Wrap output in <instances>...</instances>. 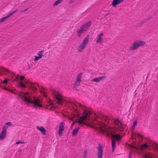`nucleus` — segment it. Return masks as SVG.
Segmentation results:
<instances>
[{
    "instance_id": "nucleus-21",
    "label": "nucleus",
    "mask_w": 158,
    "mask_h": 158,
    "mask_svg": "<svg viewBox=\"0 0 158 158\" xmlns=\"http://www.w3.org/2000/svg\"><path fill=\"white\" fill-rule=\"evenodd\" d=\"M143 156L145 158H153V155L151 153L145 154Z\"/></svg>"
},
{
    "instance_id": "nucleus-38",
    "label": "nucleus",
    "mask_w": 158,
    "mask_h": 158,
    "mask_svg": "<svg viewBox=\"0 0 158 158\" xmlns=\"http://www.w3.org/2000/svg\"><path fill=\"white\" fill-rule=\"evenodd\" d=\"M11 16L10 14L9 15H7V16H6V19H7V18H9V17H10Z\"/></svg>"
},
{
    "instance_id": "nucleus-27",
    "label": "nucleus",
    "mask_w": 158,
    "mask_h": 158,
    "mask_svg": "<svg viewBox=\"0 0 158 158\" xmlns=\"http://www.w3.org/2000/svg\"><path fill=\"white\" fill-rule=\"evenodd\" d=\"M136 136H137V137H138V138H143V136L140 134L139 133H137L136 134Z\"/></svg>"
},
{
    "instance_id": "nucleus-5",
    "label": "nucleus",
    "mask_w": 158,
    "mask_h": 158,
    "mask_svg": "<svg viewBox=\"0 0 158 158\" xmlns=\"http://www.w3.org/2000/svg\"><path fill=\"white\" fill-rule=\"evenodd\" d=\"M91 25V23L90 21L87 22L82 25L77 31V36L79 37H81L82 34L86 31Z\"/></svg>"
},
{
    "instance_id": "nucleus-26",
    "label": "nucleus",
    "mask_w": 158,
    "mask_h": 158,
    "mask_svg": "<svg viewBox=\"0 0 158 158\" xmlns=\"http://www.w3.org/2000/svg\"><path fill=\"white\" fill-rule=\"evenodd\" d=\"M81 77H82L81 74V73L79 74L77 76V80L78 81H81Z\"/></svg>"
},
{
    "instance_id": "nucleus-18",
    "label": "nucleus",
    "mask_w": 158,
    "mask_h": 158,
    "mask_svg": "<svg viewBox=\"0 0 158 158\" xmlns=\"http://www.w3.org/2000/svg\"><path fill=\"white\" fill-rule=\"evenodd\" d=\"M9 72L8 70L3 67H0V74H6Z\"/></svg>"
},
{
    "instance_id": "nucleus-12",
    "label": "nucleus",
    "mask_w": 158,
    "mask_h": 158,
    "mask_svg": "<svg viewBox=\"0 0 158 158\" xmlns=\"http://www.w3.org/2000/svg\"><path fill=\"white\" fill-rule=\"evenodd\" d=\"M64 123L62 122L59 125V129L58 131V134L60 137H61L63 135V131L64 130Z\"/></svg>"
},
{
    "instance_id": "nucleus-7",
    "label": "nucleus",
    "mask_w": 158,
    "mask_h": 158,
    "mask_svg": "<svg viewBox=\"0 0 158 158\" xmlns=\"http://www.w3.org/2000/svg\"><path fill=\"white\" fill-rule=\"evenodd\" d=\"M89 35H88L78 46L77 50L78 52H81L83 51L89 43Z\"/></svg>"
},
{
    "instance_id": "nucleus-44",
    "label": "nucleus",
    "mask_w": 158,
    "mask_h": 158,
    "mask_svg": "<svg viewBox=\"0 0 158 158\" xmlns=\"http://www.w3.org/2000/svg\"><path fill=\"white\" fill-rule=\"evenodd\" d=\"M17 11V10H15V11H14V13H16Z\"/></svg>"
},
{
    "instance_id": "nucleus-36",
    "label": "nucleus",
    "mask_w": 158,
    "mask_h": 158,
    "mask_svg": "<svg viewBox=\"0 0 158 158\" xmlns=\"http://www.w3.org/2000/svg\"><path fill=\"white\" fill-rule=\"evenodd\" d=\"M137 121H135L134 122H133V126H134V127H135L137 125Z\"/></svg>"
},
{
    "instance_id": "nucleus-10",
    "label": "nucleus",
    "mask_w": 158,
    "mask_h": 158,
    "mask_svg": "<svg viewBox=\"0 0 158 158\" xmlns=\"http://www.w3.org/2000/svg\"><path fill=\"white\" fill-rule=\"evenodd\" d=\"M7 134V127L4 126L0 133V140H2L6 137Z\"/></svg>"
},
{
    "instance_id": "nucleus-14",
    "label": "nucleus",
    "mask_w": 158,
    "mask_h": 158,
    "mask_svg": "<svg viewBox=\"0 0 158 158\" xmlns=\"http://www.w3.org/2000/svg\"><path fill=\"white\" fill-rule=\"evenodd\" d=\"M98 152L97 158H102L103 156V151L102 146H99L98 148Z\"/></svg>"
},
{
    "instance_id": "nucleus-43",
    "label": "nucleus",
    "mask_w": 158,
    "mask_h": 158,
    "mask_svg": "<svg viewBox=\"0 0 158 158\" xmlns=\"http://www.w3.org/2000/svg\"><path fill=\"white\" fill-rule=\"evenodd\" d=\"M131 153H130V154H129V158H131Z\"/></svg>"
},
{
    "instance_id": "nucleus-16",
    "label": "nucleus",
    "mask_w": 158,
    "mask_h": 158,
    "mask_svg": "<svg viewBox=\"0 0 158 158\" xmlns=\"http://www.w3.org/2000/svg\"><path fill=\"white\" fill-rule=\"evenodd\" d=\"M106 77L105 76H103L99 77L97 78H95L93 79L91 81L94 82H99L100 81L104 80L106 79Z\"/></svg>"
},
{
    "instance_id": "nucleus-45",
    "label": "nucleus",
    "mask_w": 158,
    "mask_h": 158,
    "mask_svg": "<svg viewBox=\"0 0 158 158\" xmlns=\"http://www.w3.org/2000/svg\"><path fill=\"white\" fill-rule=\"evenodd\" d=\"M10 14L11 15V16H12V15H13V13H12V12H11V13H10Z\"/></svg>"
},
{
    "instance_id": "nucleus-30",
    "label": "nucleus",
    "mask_w": 158,
    "mask_h": 158,
    "mask_svg": "<svg viewBox=\"0 0 158 158\" xmlns=\"http://www.w3.org/2000/svg\"><path fill=\"white\" fill-rule=\"evenodd\" d=\"M84 157L85 158L87 157V152L86 150H84Z\"/></svg>"
},
{
    "instance_id": "nucleus-31",
    "label": "nucleus",
    "mask_w": 158,
    "mask_h": 158,
    "mask_svg": "<svg viewBox=\"0 0 158 158\" xmlns=\"http://www.w3.org/2000/svg\"><path fill=\"white\" fill-rule=\"evenodd\" d=\"M80 81L77 80L75 82V85H76L78 86L80 85Z\"/></svg>"
},
{
    "instance_id": "nucleus-6",
    "label": "nucleus",
    "mask_w": 158,
    "mask_h": 158,
    "mask_svg": "<svg viewBox=\"0 0 158 158\" xmlns=\"http://www.w3.org/2000/svg\"><path fill=\"white\" fill-rule=\"evenodd\" d=\"M146 43L144 41L141 40H137L133 42L132 44L129 48L130 51H132L136 50L139 47L144 46Z\"/></svg>"
},
{
    "instance_id": "nucleus-1",
    "label": "nucleus",
    "mask_w": 158,
    "mask_h": 158,
    "mask_svg": "<svg viewBox=\"0 0 158 158\" xmlns=\"http://www.w3.org/2000/svg\"><path fill=\"white\" fill-rule=\"evenodd\" d=\"M94 115L95 120H97V118H98L102 120H98L97 124L94 126V127L97 129L100 133L108 136L110 135L113 139H115L117 141H119L121 137L119 135H113L114 130L112 128L106 126V123H103V121L106 123L108 121L109 119L107 117L102 114L98 113H95Z\"/></svg>"
},
{
    "instance_id": "nucleus-22",
    "label": "nucleus",
    "mask_w": 158,
    "mask_h": 158,
    "mask_svg": "<svg viewBox=\"0 0 158 158\" xmlns=\"http://www.w3.org/2000/svg\"><path fill=\"white\" fill-rule=\"evenodd\" d=\"M80 129L79 127L75 128L72 132V135L73 136H76L79 131Z\"/></svg>"
},
{
    "instance_id": "nucleus-2",
    "label": "nucleus",
    "mask_w": 158,
    "mask_h": 158,
    "mask_svg": "<svg viewBox=\"0 0 158 158\" xmlns=\"http://www.w3.org/2000/svg\"><path fill=\"white\" fill-rule=\"evenodd\" d=\"M7 91L15 94H17L27 105L31 104L34 108L36 109L42 107V101L35 97L31 93L28 92H18L14 88L9 89Z\"/></svg>"
},
{
    "instance_id": "nucleus-4",
    "label": "nucleus",
    "mask_w": 158,
    "mask_h": 158,
    "mask_svg": "<svg viewBox=\"0 0 158 158\" xmlns=\"http://www.w3.org/2000/svg\"><path fill=\"white\" fill-rule=\"evenodd\" d=\"M92 114V112L91 110H87L84 109L82 116L79 117L77 121L73 123L71 125V127L73 126L77 122L79 125L81 126L83 125H86L85 120L90 118Z\"/></svg>"
},
{
    "instance_id": "nucleus-20",
    "label": "nucleus",
    "mask_w": 158,
    "mask_h": 158,
    "mask_svg": "<svg viewBox=\"0 0 158 158\" xmlns=\"http://www.w3.org/2000/svg\"><path fill=\"white\" fill-rule=\"evenodd\" d=\"M39 130L41 131L42 134L44 135L46 134V130L42 126L39 127L37 126L36 127Z\"/></svg>"
},
{
    "instance_id": "nucleus-39",
    "label": "nucleus",
    "mask_w": 158,
    "mask_h": 158,
    "mask_svg": "<svg viewBox=\"0 0 158 158\" xmlns=\"http://www.w3.org/2000/svg\"><path fill=\"white\" fill-rule=\"evenodd\" d=\"M11 16L10 14L9 15H7V16H6V19H7V18H9V17H10Z\"/></svg>"
},
{
    "instance_id": "nucleus-3",
    "label": "nucleus",
    "mask_w": 158,
    "mask_h": 158,
    "mask_svg": "<svg viewBox=\"0 0 158 158\" xmlns=\"http://www.w3.org/2000/svg\"><path fill=\"white\" fill-rule=\"evenodd\" d=\"M24 76H20L18 75L16 76L14 81H18L19 80V87L22 88H25L27 86L29 88H32L34 90L36 89V86L38 85L37 84H32V83L30 82L27 80L24 79Z\"/></svg>"
},
{
    "instance_id": "nucleus-34",
    "label": "nucleus",
    "mask_w": 158,
    "mask_h": 158,
    "mask_svg": "<svg viewBox=\"0 0 158 158\" xmlns=\"http://www.w3.org/2000/svg\"><path fill=\"white\" fill-rule=\"evenodd\" d=\"M40 58L39 57V56H35V59L34 60V61H36L38 60Z\"/></svg>"
},
{
    "instance_id": "nucleus-17",
    "label": "nucleus",
    "mask_w": 158,
    "mask_h": 158,
    "mask_svg": "<svg viewBox=\"0 0 158 158\" xmlns=\"http://www.w3.org/2000/svg\"><path fill=\"white\" fill-rule=\"evenodd\" d=\"M151 147H152L155 148V150L157 152H158V145L157 144L151 140H150Z\"/></svg>"
},
{
    "instance_id": "nucleus-24",
    "label": "nucleus",
    "mask_w": 158,
    "mask_h": 158,
    "mask_svg": "<svg viewBox=\"0 0 158 158\" xmlns=\"http://www.w3.org/2000/svg\"><path fill=\"white\" fill-rule=\"evenodd\" d=\"M64 0H57L53 4V6H55L59 4L61 2Z\"/></svg>"
},
{
    "instance_id": "nucleus-40",
    "label": "nucleus",
    "mask_w": 158,
    "mask_h": 158,
    "mask_svg": "<svg viewBox=\"0 0 158 158\" xmlns=\"http://www.w3.org/2000/svg\"><path fill=\"white\" fill-rule=\"evenodd\" d=\"M2 89H5L7 91V90H8V89H7V88H6V87H5L4 86H3Z\"/></svg>"
},
{
    "instance_id": "nucleus-46",
    "label": "nucleus",
    "mask_w": 158,
    "mask_h": 158,
    "mask_svg": "<svg viewBox=\"0 0 158 158\" xmlns=\"http://www.w3.org/2000/svg\"><path fill=\"white\" fill-rule=\"evenodd\" d=\"M75 0H71V1L73 2Z\"/></svg>"
},
{
    "instance_id": "nucleus-13",
    "label": "nucleus",
    "mask_w": 158,
    "mask_h": 158,
    "mask_svg": "<svg viewBox=\"0 0 158 158\" xmlns=\"http://www.w3.org/2000/svg\"><path fill=\"white\" fill-rule=\"evenodd\" d=\"M32 84H33V83H32ZM34 84H37L38 85L36 86V89L35 90H34L32 88H30V89L33 90L34 91H35L37 89V87H39V88L40 89V92L43 94V95L45 97H46V90L43 87H40L38 85L37 83H34Z\"/></svg>"
},
{
    "instance_id": "nucleus-47",
    "label": "nucleus",
    "mask_w": 158,
    "mask_h": 158,
    "mask_svg": "<svg viewBox=\"0 0 158 158\" xmlns=\"http://www.w3.org/2000/svg\"><path fill=\"white\" fill-rule=\"evenodd\" d=\"M12 13H13V15L14 14V11L12 12Z\"/></svg>"
},
{
    "instance_id": "nucleus-29",
    "label": "nucleus",
    "mask_w": 158,
    "mask_h": 158,
    "mask_svg": "<svg viewBox=\"0 0 158 158\" xmlns=\"http://www.w3.org/2000/svg\"><path fill=\"white\" fill-rule=\"evenodd\" d=\"M8 80L7 78H5L4 80L2 82L4 84H6L8 82Z\"/></svg>"
},
{
    "instance_id": "nucleus-19",
    "label": "nucleus",
    "mask_w": 158,
    "mask_h": 158,
    "mask_svg": "<svg viewBox=\"0 0 158 158\" xmlns=\"http://www.w3.org/2000/svg\"><path fill=\"white\" fill-rule=\"evenodd\" d=\"M124 0H113L112 2V5L114 7L118 5L122 2Z\"/></svg>"
},
{
    "instance_id": "nucleus-33",
    "label": "nucleus",
    "mask_w": 158,
    "mask_h": 158,
    "mask_svg": "<svg viewBox=\"0 0 158 158\" xmlns=\"http://www.w3.org/2000/svg\"><path fill=\"white\" fill-rule=\"evenodd\" d=\"M51 106L50 109L52 110H53L56 108L55 106H54L52 105Z\"/></svg>"
},
{
    "instance_id": "nucleus-28",
    "label": "nucleus",
    "mask_w": 158,
    "mask_h": 158,
    "mask_svg": "<svg viewBox=\"0 0 158 158\" xmlns=\"http://www.w3.org/2000/svg\"><path fill=\"white\" fill-rule=\"evenodd\" d=\"M6 16L2 18L1 19H0V23H2L6 19Z\"/></svg>"
},
{
    "instance_id": "nucleus-35",
    "label": "nucleus",
    "mask_w": 158,
    "mask_h": 158,
    "mask_svg": "<svg viewBox=\"0 0 158 158\" xmlns=\"http://www.w3.org/2000/svg\"><path fill=\"white\" fill-rule=\"evenodd\" d=\"M6 125L8 126H11L12 125V123L11 122H7L6 123Z\"/></svg>"
},
{
    "instance_id": "nucleus-23",
    "label": "nucleus",
    "mask_w": 158,
    "mask_h": 158,
    "mask_svg": "<svg viewBox=\"0 0 158 158\" xmlns=\"http://www.w3.org/2000/svg\"><path fill=\"white\" fill-rule=\"evenodd\" d=\"M115 144H116V142H115V139H112V150H113V151H114V148H115Z\"/></svg>"
},
{
    "instance_id": "nucleus-37",
    "label": "nucleus",
    "mask_w": 158,
    "mask_h": 158,
    "mask_svg": "<svg viewBox=\"0 0 158 158\" xmlns=\"http://www.w3.org/2000/svg\"><path fill=\"white\" fill-rule=\"evenodd\" d=\"M25 143L24 142H21L20 141H17L16 142V144H19V143Z\"/></svg>"
},
{
    "instance_id": "nucleus-9",
    "label": "nucleus",
    "mask_w": 158,
    "mask_h": 158,
    "mask_svg": "<svg viewBox=\"0 0 158 158\" xmlns=\"http://www.w3.org/2000/svg\"><path fill=\"white\" fill-rule=\"evenodd\" d=\"M115 127L119 131H123L125 129L126 126L123 124L118 119H115L114 120Z\"/></svg>"
},
{
    "instance_id": "nucleus-15",
    "label": "nucleus",
    "mask_w": 158,
    "mask_h": 158,
    "mask_svg": "<svg viewBox=\"0 0 158 158\" xmlns=\"http://www.w3.org/2000/svg\"><path fill=\"white\" fill-rule=\"evenodd\" d=\"M104 35L103 32H101L97 37L96 42L98 43H101L103 41V38L102 36Z\"/></svg>"
},
{
    "instance_id": "nucleus-25",
    "label": "nucleus",
    "mask_w": 158,
    "mask_h": 158,
    "mask_svg": "<svg viewBox=\"0 0 158 158\" xmlns=\"http://www.w3.org/2000/svg\"><path fill=\"white\" fill-rule=\"evenodd\" d=\"M44 52V51H39L38 54V55L39 56H38L41 58L43 56V53Z\"/></svg>"
},
{
    "instance_id": "nucleus-32",
    "label": "nucleus",
    "mask_w": 158,
    "mask_h": 158,
    "mask_svg": "<svg viewBox=\"0 0 158 158\" xmlns=\"http://www.w3.org/2000/svg\"><path fill=\"white\" fill-rule=\"evenodd\" d=\"M78 105L79 106L81 107V108H82V109H83L84 108H85V106H83V105L80 104V103H78Z\"/></svg>"
},
{
    "instance_id": "nucleus-8",
    "label": "nucleus",
    "mask_w": 158,
    "mask_h": 158,
    "mask_svg": "<svg viewBox=\"0 0 158 158\" xmlns=\"http://www.w3.org/2000/svg\"><path fill=\"white\" fill-rule=\"evenodd\" d=\"M54 97L56 99L57 102L59 104H62L64 102L65 100L63 96L59 92L55 89L52 90Z\"/></svg>"
},
{
    "instance_id": "nucleus-42",
    "label": "nucleus",
    "mask_w": 158,
    "mask_h": 158,
    "mask_svg": "<svg viewBox=\"0 0 158 158\" xmlns=\"http://www.w3.org/2000/svg\"><path fill=\"white\" fill-rule=\"evenodd\" d=\"M135 127H134V126L133 125L132 127V129L133 130H134V129H135Z\"/></svg>"
},
{
    "instance_id": "nucleus-11",
    "label": "nucleus",
    "mask_w": 158,
    "mask_h": 158,
    "mask_svg": "<svg viewBox=\"0 0 158 158\" xmlns=\"http://www.w3.org/2000/svg\"><path fill=\"white\" fill-rule=\"evenodd\" d=\"M150 140H148L146 143L140 145L139 148V149L142 151L147 149L149 147H151V144H150Z\"/></svg>"
},
{
    "instance_id": "nucleus-41",
    "label": "nucleus",
    "mask_w": 158,
    "mask_h": 158,
    "mask_svg": "<svg viewBox=\"0 0 158 158\" xmlns=\"http://www.w3.org/2000/svg\"><path fill=\"white\" fill-rule=\"evenodd\" d=\"M28 10V8L26 9L23 10L21 12H25V11H27Z\"/></svg>"
}]
</instances>
